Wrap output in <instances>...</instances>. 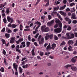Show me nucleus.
Here are the masks:
<instances>
[{
	"mask_svg": "<svg viewBox=\"0 0 77 77\" xmlns=\"http://www.w3.org/2000/svg\"><path fill=\"white\" fill-rule=\"evenodd\" d=\"M66 37L68 39H74L75 35L72 32L70 33V35H69V33H66Z\"/></svg>",
	"mask_w": 77,
	"mask_h": 77,
	"instance_id": "nucleus-1",
	"label": "nucleus"
},
{
	"mask_svg": "<svg viewBox=\"0 0 77 77\" xmlns=\"http://www.w3.org/2000/svg\"><path fill=\"white\" fill-rule=\"evenodd\" d=\"M46 26L44 25L42 26L41 27V30L42 32H48V31H50V29H49V28L48 27H46L45 28Z\"/></svg>",
	"mask_w": 77,
	"mask_h": 77,
	"instance_id": "nucleus-2",
	"label": "nucleus"
},
{
	"mask_svg": "<svg viewBox=\"0 0 77 77\" xmlns=\"http://www.w3.org/2000/svg\"><path fill=\"white\" fill-rule=\"evenodd\" d=\"M41 38V35H40L38 36V41L39 42V44L41 45L42 44H43L44 42V38H42L40 41V39Z\"/></svg>",
	"mask_w": 77,
	"mask_h": 77,
	"instance_id": "nucleus-3",
	"label": "nucleus"
},
{
	"mask_svg": "<svg viewBox=\"0 0 77 77\" xmlns=\"http://www.w3.org/2000/svg\"><path fill=\"white\" fill-rule=\"evenodd\" d=\"M55 32L59 33H60L61 32H62V29L60 28H58L57 29H55L54 30Z\"/></svg>",
	"mask_w": 77,
	"mask_h": 77,
	"instance_id": "nucleus-4",
	"label": "nucleus"
},
{
	"mask_svg": "<svg viewBox=\"0 0 77 77\" xmlns=\"http://www.w3.org/2000/svg\"><path fill=\"white\" fill-rule=\"evenodd\" d=\"M7 19L8 21L11 23H12L14 22V20L13 18L9 17V16H7Z\"/></svg>",
	"mask_w": 77,
	"mask_h": 77,
	"instance_id": "nucleus-5",
	"label": "nucleus"
},
{
	"mask_svg": "<svg viewBox=\"0 0 77 77\" xmlns=\"http://www.w3.org/2000/svg\"><path fill=\"white\" fill-rule=\"evenodd\" d=\"M19 49H20V45H18L16 46V51L20 54L21 52V51H20Z\"/></svg>",
	"mask_w": 77,
	"mask_h": 77,
	"instance_id": "nucleus-6",
	"label": "nucleus"
},
{
	"mask_svg": "<svg viewBox=\"0 0 77 77\" xmlns=\"http://www.w3.org/2000/svg\"><path fill=\"white\" fill-rule=\"evenodd\" d=\"M76 58L77 60V56L74 57H72L71 59V61L72 63H75V62H76Z\"/></svg>",
	"mask_w": 77,
	"mask_h": 77,
	"instance_id": "nucleus-7",
	"label": "nucleus"
},
{
	"mask_svg": "<svg viewBox=\"0 0 77 77\" xmlns=\"http://www.w3.org/2000/svg\"><path fill=\"white\" fill-rule=\"evenodd\" d=\"M34 24H38V25L37 27L35 29H39V27H40V26H41V22H39L38 21H37L36 22H35V23Z\"/></svg>",
	"mask_w": 77,
	"mask_h": 77,
	"instance_id": "nucleus-8",
	"label": "nucleus"
},
{
	"mask_svg": "<svg viewBox=\"0 0 77 77\" xmlns=\"http://www.w3.org/2000/svg\"><path fill=\"white\" fill-rule=\"evenodd\" d=\"M15 37H12L11 39L10 42L11 44H14V42H15Z\"/></svg>",
	"mask_w": 77,
	"mask_h": 77,
	"instance_id": "nucleus-9",
	"label": "nucleus"
},
{
	"mask_svg": "<svg viewBox=\"0 0 77 77\" xmlns=\"http://www.w3.org/2000/svg\"><path fill=\"white\" fill-rule=\"evenodd\" d=\"M13 66L14 67V69H15L16 71H17V69H18V65H16L15 63H14L13 64Z\"/></svg>",
	"mask_w": 77,
	"mask_h": 77,
	"instance_id": "nucleus-10",
	"label": "nucleus"
},
{
	"mask_svg": "<svg viewBox=\"0 0 77 77\" xmlns=\"http://www.w3.org/2000/svg\"><path fill=\"white\" fill-rule=\"evenodd\" d=\"M54 23V20H53L51 21L50 22H48L47 23V24L48 26H52V24H53Z\"/></svg>",
	"mask_w": 77,
	"mask_h": 77,
	"instance_id": "nucleus-11",
	"label": "nucleus"
},
{
	"mask_svg": "<svg viewBox=\"0 0 77 77\" xmlns=\"http://www.w3.org/2000/svg\"><path fill=\"white\" fill-rule=\"evenodd\" d=\"M60 13L62 15H63L64 17L66 16V13H64V12L62 11H60Z\"/></svg>",
	"mask_w": 77,
	"mask_h": 77,
	"instance_id": "nucleus-12",
	"label": "nucleus"
},
{
	"mask_svg": "<svg viewBox=\"0 0 77 77\" xmlns=\"http://www.w3.org/2000/svg\"><path fill=\"white\" fill-rule=\"evenodd\" d=\"M56 44L55 43H53L51 45L52 47H51V48L53 49V50H54V48H56Z\"/></svg>",
	"mask_w": 77,
	"mask_h": 77,
	"instance_id": "nucleus-13",
	"label": "nucleus"
},
{
	"mask_svg": "<svg viewBox=\"0 0 77 77\" xmlns=\"http://www.w3.org/2000/svg\"><path fill=\"white\" fill-rule=\"evenodd\" d=\"M74 44V41L72 40H70L68 41V44L69 45H72Z\"/></svg>",
	"mask_w": 77,
	"mask_h": 77,
	"instance_id": "nucleus-14",
	"label": "nucleus"
},
{
	"mask_svg": "<svg viewBox=\"0 0 77 77\" xmlns=\"http://www.w3.org/2000/svg\"><path fill=\"white\" fill-rule=\"evenodd\" d=\"M72 18H73L74 20H75V19H76L77 18L75 17V13H73L72 14Z\"/></svg>",
	"mask_w": 77,
	"mask_h": 77,
	"instance_id": "nucleus-15",
	"label": "nucleus"
},
{
	"mask_svg": "<svg viewBox=\"0 0 77 77\" xmlns=\"http://www.w3.org/2000/svg\"><path fill=\"white\" fill-rule=\"evenodd\" d=\"M71 65L68 64L66 66H64V68H65V69H67L68 68V67H71Z\"/></svg>",
	"mask_w": 77,
	"mask_h": 77,
	"instance_id": "nucleus-16",
	"label": "nucleus"
},
{
	"mask_svg": "<svg viewBox=\"0 0 77 77\" xmlns=\"http://www.w3.org/2000/svg\"><path fill=\"white\" fill-rule=\"evenodd\" d=\"M66 5H64L63 6H61L60 7L59 10H63L65 8V7H66Z\"/></svg>",
	"mask_w": 77,
	"mask_h": 77,
	"instance_id": "nucleus-17",
	"label": "nucleus"
},
{
	"mask_svg": "<svg viewBox=\"0 0 77 77\" xmlns=\"http://www.w3.org/2000/svg\"><path fill=\"white\" fill-rule=\"evenodd\" d=\"M53 34H50L48 35L49 38L50 39H52L53 38Z\"/></svg>",
	"mask_w": 77,
	"mask_h": 77,
	"instance_id": "nucleus-18",
	"label": "nucleus"
},
{
	"mask_svg": "<svg viewBox=\"0 0 77 77\" xmlns=\"http://www.w3.org/2000/svg\"><path fill=\"white\" fill-rule=\"evenodd\" d=\"M5 36L6 37V38H9L10 37V34L8 33H6L5 35Z\"/></svg>",
	"mask_w": 77,
	"mask_h": 77,
	"instance_id": "nucleus-19",
	"label": "nucleus"
},
{
	"mask_svg": "<svg viewBox=\"0 0 77 77\" xmlns=\"http://www.w3.org/2000/svg\"><path fill=\"white\" fill-rule=\"evenodd\" d=\"M71 69H72L73 71H76L77 69V68L75 66H72L71 68Z\"/></svg>",
	"mask_w": 77,
	"mask_h": 77,
	"instance_id": "nucleus-20",
	"label": "nucleus"
},
{
	"mask_svg": "<svg viewBox=\"0 0 77 77\" xmlns=\"http://www.w3.org/2000/svg\"><path fill=\"white\" fill-rule=\"evenodd\" d=\"M55 22L56 23H57V24H59L60 23V21L58 19H57L55 20Z\"/></svg>",
	"mask_w": 77,
	"mask_h": 77,
	"instance_id": "nucleus-21",
	"label": "nucleus"
},
{
	"mask_svg": "<svg viewBox=\"0 0 77 77\" xmlns=\"http://www.w3.org/2000/svg\"><path fill=\"white\" fill-rule=\"evenodd\" d=\"M49 49H52L51 47L50 46V45L49 44V45L47 46L46 48L47 50H48Z\"/></svg>",
	"mask_w": 77,
	"mask_h": 77,
	"instance_id": "nucleus-22",
	"label": "nucleus"
},
{
	"mask_svg": "<svg viewBox=\"0 0 77 77\" xmlns=\"http://www.w3.org/2000/svg\"><path fill=\"white\" fill-rule=\"evenodd\" d=\"M31 44V43H30V42H27L26 43L27 47H29Z\"/></svg>",
	"mask_w": 77,
	"mask_h": 77,
	"instance_id": "nucleus-23",
	"label": "nucleus"
},
{
	"mask_svg": "<svg viewBox=\"0 0 77 77\" xmlns=\"http://www.w3.org/2000/svg\"><path fill=\"white\" fill-rule=\"evenodd\" d=\"M59 26V27H60V29H62V23H61V22H60L58 24Z\"/></svg>",
	"mask_w": 77,
	"mask_h": 77,
	"instance_id": "nucleus-24",
	"label": "nucleus"
},
{
	"mask_svg": "<svg viewBox=\"0 0 77 77\" xmlns=\"http://www.w3.org/2000/svg\"><path fill=\"white\" fill-rule=\"evenodd\" d=\"M46 2H47V3H46V5H44L46 7H47L49 6L50 1H46Z\"/></svg>",
	"mask_w": 77,
	"mask_h": 77,
	"instance_id": "nucleus-25",
	"label": "nucleus"
},
{
	"mask_svg": "<svg viewBox=\"0 0 77 77\" xmlns=\"http://www.w3.org/2000/svg\"><path fill=\"white\" fill-rule=\"evenodd\" d=\"M6 12L7 14H9V13H10V11L9 10V8H6Z\"/></svg>",
	"mask_w": 77,
	"mask_h": 77,
	"instance_id": "nucleus-26",
	"label": "nucleus"
},
{
	"mask_svg": "<svg viewBox=\"0 0 77 77\" xmlns=\"http://www.w3.org/2000/svg\"><path fill=\"white\" fill-rule=\"evenodd\" d=\"M45 41H47V40H48L49 39V37L48 36V35H46L45 37Z\"/></svg>",
	"mask_w": 77,
	"mask_h": 77,
	"instance_id": "nucleus-27",
	"label": "nucleus"
},
{
	"mask_svg": "<svg viewBox=\"0 0 77 77\" xmlns=\"http://www.w3.org/2000/svg\"><path fill=\"white\" fill-rule=\"evenodd\" d=\"M23 68H28L29 65L28 64H26L25 65L23 66H22Z\"/></svg>",
	"mask_w": 77,
	"mask_h": 77,
	"instance_id": "nucleus-28",
	"label": "nucleus"
},
{
	"mask_svg": "<svg viewBox=\"0 0 77 77\" xmlns=\"http://www.w3.org/2000/svg\"><path fill=\"white\" fill-rule=\"evenodd\" d=\"M19 69L20 72V73H22V72H23V69L21 68V67H19Z\"/></svg>",
	"mask_w": 77,
	"mask_h": 77,
	"instance_id": "nucleus-29",
	"label": "nucleus"
},
{
	"mask_svg": "<svg viewBox=\"0 0 77 77\" xmlns=\"http://www.w3.org/2000/svg\"><path fill=\"white\" fill-rule=\"evenodd\" d=\"M59 6H58L57 7H55L54 8V11H57L59 9Z\"/></svg>",
	"mask_w": 77,
	"mask_h": 77,
	"instance_id": "nucleus-30",
	"label": "nucleus"
},
{
	"mask_svg": "<svg viewBox=\"0 0 77 77\" xmlns=\"http://www.w3.org/2000/svg\"><path fill=\"white\" fill-rule=\"evenodd\" d=\"M65 44H66L65 42L64 41H63L60 45V46H62V45H65Z\"/></svg>",
	"mask_w": 77,
	"mask_h": 77,
	"instance_id": "nucleus-31",
	"label": "nucleus"
},
{
	"mask_svg": "<svg viewBox=\"0 0 77 77\" xmlns=\"http://www.w3.org/2000/svg\"><path fill=\"white\" fill-rule=\"evenodd\" d=\"M1 41L3 44H5V45H6V41L5 40L2 39Z\"/></svg>",
	"mask_w": 77,
	"mask_h": 77,
	"instance_id": "nucleus-32",
	"label": "nucleus"
},
{
	"mask_svg": "<svg viewBox=\"0 0 77 77\" xmlns=\"http://www.w3.org/2000/svg\"><path fill=\"white\" fill-rule=\"evenodd\" d=\"M32 56H35V50L33 49L32 51Z\"/></svg>",
	"mask_w": 77,
	"mask_h": 77,
	"instance_id": "nucleus-33",
	"label": "nucleus"
},
{
	"mask_svg": "<svg viewBox=\"0 0 77 77\" xmlns=\"http://www.w3.org/2000/svg\"><path fill=\"white\" fill-rule=\"evenodd\" d=\"M4 61L5 64L6 65H8V63L6 62V59L4 58Z\"/></svg>",
	"mask_w": 77,
	"mask_h": 77,
	"instance_id": "nucleus-34",
	"label": "nucleus"
},
{
	"mask_svg": "<svg viewBox=\"0 0 77 77\" xmlns=\"http://www.w3.org/2000/svg\"><path fill=\"white\" fill-rule=\"evenodd\" d=\"M4 70L5 69H4V67H1V69H0V71L1 72H3Z\"/></svg>",
	"mask_w": 77,
	"mask_h": 77,
	"instance_id": "nucleus-35",
	"label": "nucleus"
},
{
	"mask_svg": "<svg viewBox=\"0 0 77 77\" xmlns=\"http://www.w3.org/2000/svg\"><path fill=\"white\" fill-rule=\"evenodd\" d=\"M3 22L5 24H6V23H7V20L5 17L3 19Z\"/></svg>",
	"mask_w": 77,
	"mask_h": 77,
	"instance_id": "nucleus-36",
	"label": "nucleus"
},
{
	"mask_svg": "<svg viewBox=\"0 0 77 77\" xmlns=\"http://www.w3.org/2000/svg\"><path fill=\"white\" fill-rule=\"evenodd\" d=\"M17 26V25L14 24H12V28H15Z\"/></svg>",
	"mask_w": 77,
	"mask_h": 77,
	"instance_id": "nucleus-37",
	"label": "nucleus"
},
{
	"mask_svg": "<svg viewBox=\"0 0 77 77\" xmlns=\"http://www.w3.org/2000/svg\"><path fill=\"white\" fill-rule=\"evenodd\" d=\"M54 38L55 40V41H56L57 40H58V37L56 35H55L54 37Z\"/></svg>",
	"mask_w": 77,
	"mask_h": 77,
	"instance_id": "nucleus-38",
	"label": "nucleus"
},
{
	"mask_svg": "<svg viewBox=\"0 0 77 77\" xmlns=\"http://www.w3.org/2000/svg\"><path fill=\"white\" fill-rule=\"evenodd\" d=\"M2 32H5V28H3L1 31Z\"/></svg>",
	"mask_w": 77,
	"mask_h": 77,
	"instance_id": "nucleus-39",
	"label": "nucleus"
},
{
	"mask_svg": "<svg viewBox=\"0 0 77 77\" xmlns=\"http://www.w3.org/2000/svg\"><path fill=\"white\" fill-rule=\"evenodd\" d=\"M72 48V47L71 46H69V47L68 48V50L69 51H71V49Z\"/></svg>",
	"mask_w": 77,
	"mask_h": 77,
	"instance_id": "nucleus-40",
	"label": "nucleus"
},
{
	"mask_svg": "<svg viewBox=\"0 0 77 77\" xmlns=\"http://www.w3.org/2000/svg\"><path fill=\"white\" fill-rule=\"evenodd\" d=\"M27 61V60H26L25 61H23L22 63V65H24L26 63V62Z\"/></svg>",
	"mask_w": 77,
	"mask_h": 77,
	"instance_id": "nucleus-41",
	"label": "nucleus"
},
{
	"mask_svg": "<svg viewBox=\"0 0 77 77\" xmlns=\"http://www.w3.org/2000/svg\"><path fill=\"white\" fill-rule=\"evenodd\" d=\"M12 25L11 24V23H10L8 25V27H12Z\"/></svg>",
	"mask_w": 77,
	"mask_h": 77,
	"instance_id": "nucleus-42",
	"label": "nucleus"
},
{
	"mask_svg": "<svg viewBox=\"0 0 77 77\" xmlns=\"http://www.w3.org/2000/svg\"><path fill=\"white\" fill-rule=\"evenodd\" d=\"M59 26V24H58L57 23L54 26V28H57L58 27V26Z\"/></svg>",
	"mask_w": 77,
	"mask_h": 77,
	"instance_id": "nucleus-43",
	"label": "nucleus"
},
{
	"mask_svg": "<svg viewBox=\"0 0 77 77\" xmlns=\"http://www.w3.org/2000/svg\"><path fill=\"white\" fill-rule=\"evenodd\" d=\"M48 20H51V19L52 17L51 16V15H49L48 16Z\"/></svg>",
	"mask_w": 77,
	"mask_h": 77,
	"instance_id": "nucleus-44",
	"label": "nucleus"
},
{
	"mask_svg": "<svg viewBox=\"0 0 77 77\" xmlns=\"http://www.w3.org/2000/svg\"><path fill=\"white\" fill-rule=\"evenodd\" d=\"M40 54L41 56H42L44 55V52H40Z\"/></svg>",
	"mask_w": 77,
	"mask_h": 77,
	"instance_id": "nucleus-45",
	"label": "nucleus"
},
{
	"mask_svg": "<svg viewBox=\"0 0 77 77\" xmlns=\"http://www.w3.org/2000/svg\"><path fill=\"white\" fill-rule=\"evenodd\" d=\"M67 30H71V27L70 26H68V28L67 29Z\"/></svg>",
	"mask_w": 77,
	"mask_h": 77,
	"instance_id": "nucleus-46",
	"label": "nucleus"
},
{
	"mask_svg": "<svg viewBox=\"0 0 77 77\" xmlns=\"http://www.w3.org/2000/svg\"><path fill=\"white\" fill-rule=\"evenodd\" d=\"M2 53L4 55H6V51L5 50L3 51Z\"/></svg>",
	"mask_w": 77,
	"mask_h": 77,
	"instance_id": "nucleus-47",
	"label": "nucleus"
},
{
	"mask_svg": "<svg viewBox=\"0 0 77 77\" xmlns=\"http://www.w3.org/2000/svg\"><path fill=\"white\" fill-rule=\"evenodd\" d=\"M77 23V21L76 20H74L72 21V23L73 24H76Z\"/></svg>",
	"mask_w": 77,
	"mask_h": 77,
	"instance_id": "nucleus-48",
	"label": "nucleus"
},
{
	"mask_svg": "<svg viewBox=\"0 0 77 77\" xmlns=\"http://www.w3.org/2000/svg\"><path fill=\"white\" fill-rule=\"evenodd\" d=\"M30 35H29L28 37V40H29V41H31V40H30L31 39V38L30 37Z\"/></svg>",
	"mask_w": 77,
	"mask_h": 77,
	"instance_id": "nucleus-49",
	"label": "nucleus"
},
{
	"mask_svg": "<svg viewBox=\"0 0 77 77\" xmlns=\"http://www.w3.org/2000/svg\"><path fill=\"white\" fill-rule=\"evenodd\" d=\"M57 16L58 17L59 19H60V18H61V16H60V15H59V14H57Z\"/></svg>",
	"mask_w": 77,
	"mask_h": 77,
	"instance_id": "nucleus-50",
	"label": "nucleus"
},
{
	"mask_svg": "<svg viewBox=\"0 0 77 77\" xmlns=\"http://www.w3.org/2000/svg\"><path fill=\"white\" fill-rule=\"evenodd\" d=\"M18 29H15L14 30V32L15 33H16L17 32V31H18Z\"/></svg>",
	"mask_w": 77,
	"mask_h": 77,
	"instance_id": "nucleus-51",
	"label": "nucleus"
},
{
	"mask_svg": "<svg viewBox=\"0 0 77 77\" xmlns=\"http://www.w3.org/2000/svg\"><path fill=\"white\" fill-rule=\"evenodd\" d=\"M39 35V33H37L36 35L35 36V38H38V35Z\"/></svg>",
	"mask_w": 77,
	"mask_h": 77,
	"instance_id": "nucleus-52",
	"label": "nucleus"
},
{
	"mask_svg": "<svg viewBox=\"0 0 77 77\" xmlns=\"http://www.w3.org/2000/svg\"><path fill=\"white\" fill-rule=\"evenodd\" d=\"M44 18H45V16H42L41 17V19H42V20H43V21L44 22Z\"/></svg>",
	"mask_w": 77,
	"mask_h": 77,
	"instance_id": "nucleus-53",
	"label": "nucleus"
},
{
	"mask_svg": "<svg viewBox=\"0 0 77 77\" xmlns=\"http://www.w3.org/2000/svg\"><path fill=\"white\" fill-rule=\"evenodd\" d=\"M16 43H17V44H20V40H19L17 41L16 40L15 41Z\"/></svg>",
	"mask_w": 77,
	"mask_h": 77,
	"instance_id": "nucleus-54",
	"label": "nucleus"
},
{
	"mask_svg": "<svg viewBox=\"0 0 77 77\" xmlns=\"http://www.w3.org/2000/svg\"><path fill=\"white\" fill-rule=\"evenodd\" d=\"M7 32L9 33H12V31H11L10 29H8Z\"/></svg>",
	"mask_w": 77,
	"mask_h": 77,
	"instance_id": "nucleus-55",
	"label": "nucleus"
},
{
	"mask_svg": "<svg viewBox=\"0 0 77 77\" xmlns=\"http://www.w3.org/2000/svg\"><path fill=\"white\" fill-rule=\"evenodd\" d=\"M75 5V3H74V2H73L70 4V6L72 7L73 5Z\"/></svg>",
	"mask_w": 77,
	"mask_h": 77,
	"instance_id": "nucleus-56",
	"label": "nucleus"
},
{
	"mask_svg": "<svg viewBox=\"0 0 77 77\" xmlns=\"http://www.w3.org/2000/svg\"><path fill=\"white\" fill-rule=\"evenodd\" d=\"M24 31H30V29H25L24 30Z\"/></svg>",
	"mask_w": 77,
	"mask_h": 77,
	"instance_id": "nucleus-57",
	"label": "nucleus"
},
{
	"mask_svg": "<svg viewBox=\"0 0 77 77\" xmlns=\"http://www.w3.org/2000/svg\"><path fill=\"white\" fill-rule=\"evenodd\" d=\"M62 39H67V38H66V37H64L63 36H62Z\"/></svg>",
	"mask_w": 77,
	"mask_h": 77,
	"instance_id": "nucleus-58",
	"label": "nucleus"
},
{
	"mask_svg": "<svg viewBox=\"0 0 77 77\" xmlns=\"http://www.w3.org/2000/svg\"><path fill=\"white\" fill-rule=\"evenodd\" d=\"M34 45H35L36 47H38V44L37 43V42H35L34 43Z\"/></svg>",
	"mask_w": 77,
	"mask_h": 77,
	"instance_id": "nucleus-59",
	"label": "nucleus"
},
{
	"mask_svg": "<svg viewBox=\"0 0 77 77\" xmlns=\"http://www.w3.org/2000/svg\"><path fill=\"white\" fill-rule=\"evenodd\" d=\"M72 21L71 20V19H69L68 20V23L71 24V23Z\"/></svg>",
	"mask_w": 77,
	"mask_h": 77,
	"instance_id": "nucleus-60",
	"label": "nucleus"
},
{
	"mask_svg": "<svg viewBox=\"0 0 77 77\" xmlns=\"http://www.w3.org/2000/svg\"><path fill=\"white\" fill-rule=\"evenodd\" d=\"M66 11H67V12H69V11H70V9H69V8H67L66 9Z\"/></svg>",
	"mask_w": 77,
	"mask_h": 77,
	"instance_id": "nucleus-61",
	"label": "nucleus"
},
{
	"mask_svg": "<svg viewBox=\"0 0 77 77\" xmlns=\"http://www.w3.org/2000/svg\"><path fill=\"white\" fill-rule=\"evenodd\" d=\"M66 0H64L63 1V3H64V4H66Z\"/></svg>",
	"mask_w": 77,
	"mask_h": 77,
	"instance_id": "nucleus-62",
	"label": "nucleus"
},
{
	"mask_svg": "<svg viewBox=\"0 0 77 77\" xmlns=\"http://www.w3.org/2000/svg\"><path fill=\"white\" fill-rule=\"evenodd\" d=\"M15 45L14 44H13L12 46H11V48H15Z\"/></svg>",
	"mask_w": 77,
	"mask_h": 77,
	"instance_id": "nucleus-63",
	"label": "nucleus"
},
{
	"mask_svg": "<svg viewBox=\"0 0 77 77\" xmlns=\"http://www.w3.org/2000/svg\"><path fill=\"white\" fill-rule=\"evenodd\" d=\"M74 35L75 37L77 38V32H75L74 33Z\"/></svg>",
	"mask_w": 77,
	"mask_h": 77,
	"instance_id": "nucleus-64",
	"label": "nucleus"
}]
</instances>
